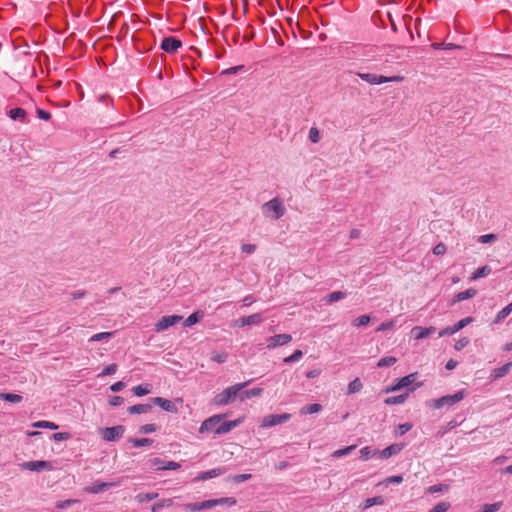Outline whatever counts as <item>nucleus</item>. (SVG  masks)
Instances as JSON below:
<instances>
[{"instance_id": "31", "label": "nucleus", "mask_w": 512, "mask_h": 512, "mask_svg": "<svg viewBox=\"0 0 512 512\" xmlns=\"http://www.w3.org/2000/svg\"><path fill=\"white\" fill-rule=\"evenodd\" d=\"M491 273V267L488 266V265H484L482 267H479L478 269H476L472 276H471V279L472 280H476V279H479V278H482V277H486L488 276L489 274Z\"/></svg>"}, {"instance_id": "5", "label": "nucleus", "mask_w": 512, "mask_h": 512, "mask_svg": "<svg viewBox=\"0 0 512 512\" xmlns=\"http://www.w3.org/2000/svg\"><path fill=\"white\" fill-rule=\"evenodd\" d=\"M356 75L362 79L363 81L371 84V85H378L388 82H398L402 80V77L400 76H392V77H386L383 75H377L373 73H361L358 72Z\"/></svg>"}, {"instance_id": "60", "label": "nucleus", "mask_w": 512, "mask_h": 512, "mask_svg": "<svg viewBox=\"0 0 512 512\" xmlns=\"http://www.w3.org/2000/svg\"><path fill=\"white\" fill-rule=\"evenodd\" d=\"M394 326H395V321H393V320H392V321H388V322H383V323H381V324L377 327L376 331H377V332H381V331L390 330V329H392Z\"/></svg>"}, {"instance_id": "51", "label": "nucleus", "mask_w": 512, "mask_h": 512, "mask_svg": "<svg viewBox=\"0 0 512 512\" xmlns=\"http://www.w3.org/2000/svg\"><path fill=\"white\" fill-rule=\"evenodd\" d=\"M451 507L449 502H440L437 505H435L432 509H430L428 512H446Z\"/></svg>"}, {"instance_id": "43", "label": "nucleus", "mask_w": 512, "mask_h": 512, "mask_svg": "<svg viewBox=\"0 0 512 512\" xmlns=\"http://www.w3.org/2000/svg\"><path fill=\"white\" fill-rule=\"evenodd\" d=\"M303 357L301 350H295L290 356L284 358V363L290 364L299 361Z\"/></svg>"}, {"instance_id": "53", "label": "nucleus", "mask_w": 512, "mask_h": 512, "mask_svg": "<svg viewBox=\"0 0 512 512\" xmlns=\"http://www.w3.org/2000/svg\"><path fill=\"white\" fill-rule=\"evenodd\" d=\"M181 467L180 463L174 461L164 462V465L159 466L158 470H177Z\"/></svg>"}, {"instance_id": "41", "label": "nucleus", "mask_w": 512, "mask_h": 512, "mask_svg": "<svg viewBox=\"0 0 512 512\" xmlns=\"http://www.w3.org/2000/svg\"><path fill=\"white\" fill-rule=\"evenodd\" d=\"M32 426L34 428H47V429H51V430L58 429L57 424H55L54 422L45 421V420L37 421V422L33 423Z\"/></svg>"}, {"instance_id": "21", "label": "nucleus", "mask_w": 512, "mask_h": 512, "mask_svg": "<svg viewBox=\"0 0 512 512\" xmlns=\"http://www.w3.org/2000/svg\"><path fill=\"white\" fill-rule=\"evenodd\" d=\"M476 294L477 290L474 288H469L465 291L459 292L455 294L452 300L450 301V306H453L458 302L473 298Z\"/></svg>"}, {"instance_id": "4", "label": "nucleus", "mask_w": 512, "mask_h": 512, "mask_svg": "<svg viewBox=\"0 0 512 512\" xmlns=\"http://www.w3.org/2000/svg\"><path fill=\"white\" fill-rule=\"evenodd\" d=\"M466 395H467L466 390L462 389V390L457 391L453 395H445L440 398L433 399L431 401L430 406L434 409H440L443 407H451V406L455 405L456 403L460 402L461 400H463Z\"/></svg>"}, {"instance_id": "23", "label": "nucleus", "mask_w": 512, "mask_h": 512, "mask_svg": "<svg viewBox=\"0 0 512 512\" xmlns=\"http://www.w3.org/2000/svg\"><path fill=\"white\" fill-rule=\"evenodd\" d=\"M402 449H403V445H401V444H397V443L391 444L388 447H386L385 449H383L379 453V455H380L381 459H388L391 456L398 454Z\"/></svg>"}, {"instance_id": "11", "label": "nucleus", "mask_w": 512, "mask_h": 512, "mask_svg": "<svg viewBox=\"0 0 512 512\" xmlns=\"http://www.w3.org/2000/svg\"><path fill=\"white\" fill-rule=\"evenodd\" d=\"M125 428L122 425L107 427L102 431V437L105 441L113 442L122 438Z\"/></svg>"}, {"instance_id": "1", "label": "nucleus", "mask_w": 512, "mask_h": 512, "mask_svg": "<svg viewBox=\"0 0 512 512\" xmlns=\"http://www.w3.org/2000/svg\"><path fill=\"white\" fill-rule=\"evenodd\" d=\"M251 380L243 382V383H237L235 385H232L230 387H227L222 392L215 395L213 398V404L217 406H225L231 403L234 398L240 393V391L245 388Z\"/></svg>"}, {"instance_id": "52", "label": "nucleus", "mask_w": 512, "mask_h": 512, "mask_svg": "<svg viewBox=\"0 0 512 512\" xmlns=\"http://www.w3.org/2000/svg\"><path fill=\"white\" fill-rule=\"evenodd\" d=\"M117 367L118 366L116 363L109 364L102 370V372L98 376L104 377V376L112 375L117 371Z\"/></svg>"}, {"instance_id": "47", "label": "nucleus", "mask_w": 512, "mask_h": 512, "mask_svg": "<svg viewBox=\"0 0 512 512\" xmlns=\"http://www.w3.org/2000/svg\"><path fill=\"white\" fill-rule=\"evenodd\" d=\"M228 354L226 352H213L211 354V360L216 363H224L227 361Z\"/></svg>"}, {"instance_id": "29", "label": "nucleus", "mask_w": 512, "mask_h": 512, "mask_svg": "<svg viewBox=\"0 0 512 512\" xmlns=\"http://www.w3.org/2000/svg\"><path fill=\"white\" fill-rule=\"evenodd\" d=\"M512 367V362H508L501 367H498L493 370L494 379L502 378L507 375Z\"/></svg>"}, {"instance_id": "58", "label": "nucleus", "mask_w": 512, "mask_h": 512, "mask_svg": "<svg viewBox=\"0 0 512 512\" xmlns=\"http://www.w3.org/2000/svg\"><path fill=\"white\" fill-rule=\"evenodd\" d=\"M70 437H71V434H70V433H68V432H57V433H54V434L52 435V438H53L56 442H61V441L68 440Z\"/></svg>"}, {"instance_id": "35", "label": "nucleus", "mask_w": 512, "mask_h": 512, "mask_svg": "<svg viewBox=\"0 0 512 512\" xmlns=\"http://www.w3.org/2000/svg\"><path fill=\"white\" fill-rule=\"evenodd\" d=\"M407 395H408V393L401 394V395H397V396L388 397V398H386V399L384 400V402H385V404H387V405H397V404H402V403H404V401L406 400Z\"/></svg>"}, {"instance_id": "61", "label": "nucleus", "mask_w": 512, "mask_h": 512, "mask_svg": "<svg viewBox=\"0 0 512 512\" xmlns=\"http://www.w3.org/2000/svg\"><path fill=\"white\" fill-rule=\"evenodd\" d=\"M468 344H469V338H467V337H463V338L459 339V340L456 342V344H455L454 348H455L457 351H460V350H462L463 348H465Z\"/></svg>"}, {"instance_id": "63", "label": "nucleus", "mask_w": 512, "mask_h": 512, "mask_svg": "<svg viewBox=\"0 0 512 512\" xmlns=\"http://www.w3.org/2000/svg\"><path fill=\"white\" fill-rule=\"evenodd\" d=\"M124 403V398L121 396H112L109 400V404L113 407L120 406Z\"/></svg>"}, {"instance_id": "14", "label": "nucleus", "mask_w": 512, "mask_h": 512, "mask_svg": "<svg viewBox=\"0 0 512 512\" xmlns=\"http://www.w3.org/2000/svg\"><path fill=\"white\" fill-rule=\"evenodd\" d=\"M224 415H214L203 421L200 426L199 432H214L216 434L217 426L220 425Z\"/></svg>"}, {"instance_id": "7", "label": "nucleus", "mask_w": 512, "mask_h": 512, "mask_svg": "<svg viewBox=\"0 0 512 512\" xmlns=\"http://www.w3.org/2000/svg\"><path fill=\"white\" fill-rule=\"evenodd\" d=\"M20 468L22 470H29L33 472H41L43 470L51 471L53 470V464L50 461L46 460H37V461H27L20 464Z\"/></svg>"}, {"instance_id": "36", "label": "nucleus", "mask_w": 512, "mask_h": 512, "mask_svg": "<svg viewBox=\"0 0 512 512\" xmlns=\"http://www.w3.org/2000/svg\"><path fill=\"white\" fill-rule=\"evenodd\" d=\"M356 449V445H350L342 449H338L332 453L333 458H341L349 455L353 450Z\"/></svg>"}, {"instance_id": "56", "label": "nucleus", "mask_w": 512, "mask_h": 512, "mask_svg": "<svg viewBox=\"0 0 512 512\" xmlns=\"http://www.w3.org/2000/svg\"><path fill=\"white\" fill-rule=\"evenodd\" d=\"M157 430V426L156 424H145L143 426L140 427L139 429V432L140 433H143V434H150V433H153Z\"/></svg>"}, {"instance_id": "16", "label": "nucleus", "mask_w": 512, "mask_h": 512, "mask_svg": "<svg viewBox=\"0 0 512 512\" xmlns=\"http://www.w3.org/2000/svg\"><path fill=\"white\" fill-rule=\"evenodd\" d=\"M263 321V316L261 313H255L249 316L241 317L237 320V325L239 327L249 326V325H258Z\"/></svg>"}, {"instance_id": "54", "label": "nucleus", "mask_w": 512, "mask_h": 512, "mask_svg": "<svg viewBox=\"0 0 512 512\" xmlns=\"http://www.w3.org/2000/svg\"><path fill=\"white\" fill-rule=\"evenodd\" d=\"M309 140L312 142V143H317L319 142L320 140V134H319V130L316 128V127H311L310 130H309Z\"/></svg>"}, {"instance_id": "30", "label": "nucleus", "mask_w": 512, "mask_h": 512, "mask_svg": "<svg viewBox=\"0 0 512 512\" xmlns=\"http://www.w3.org/2000/svg\"><path fill=\"white\" fill-rule=\"evenodd\" d=\"M158 496L159 494L157 492L139 493L135 496V500L138 503H145L158 498Z\"/></svg>"}, {"instance_id": "22", "label": "nucleus", "mask_w": 512, "mask_h": 512, "mask_svg": "<svg viewBox=\"0 0 512 512\" xmlns=\"http://www.w3.org/2000/svg\"><path fill=\"white\" fill-rule=\"evenodd\" d=\"M8 116L12 120L19 121V122H21L23 124H27L29 122L25 109L20 108V107L13 108V109L9 110Z\"/></svg>"}, {"instance_id": "48", "label": "nucleus", "mask_w": 512, "mask_h": 512, "mask_svg": "<svg viewBox=\"0 0 512 512\" xmlns=\"http://www.w3.org/2000/svg\"><path fill=\"white\" fill-rule=\"evenodd\" d=\"M431 47L435 50H451V49H456V48H459L458 45L456 44H453V43H433L431 45Z\"/></svg>"}, {"instance_id": "25", "label": "nucleus", "mask_w": 512, "mask_h": 512, "mask_svg": "<svg viewBox=\"0 0 512 512\" xmlns=\"http://www.w3.org/2000/svg\"><path fill=\"white\" fill-rule=\"evenodd\" d=\"M262 393H263L262 388L254 387V388L245 390L244 392L240 393L239 398H240V401H244L246 399L260 396Z\"/></svg>"}, {"instance_id": "57", "label": "nucleus", "mask_w": 512, "mask_h": 512, "mask_svg": "<svg viewBox=\"0 0 512 512\" xmlns=\"http://www.w3.org/2000/svg\"><path fill=\"white\" fill-rule=\"evenodd\" d=\"M413 425L411 423H403V424H400L398 425L397 427V431L396 433L398 435H404L405 433H407L408 431H410L412 429Z\"/></svg>"}, {"instance_id": "55", "label": "nucleus", "mask_w": 512, "mask_h": 512, "mask_svg": "<svg viewBox=\"0 0 512 512\" xmlns=\"http://www.w3.org/2000/svg\"><path fill=\"white\" fill-rule=\"evenodd\" d=\"M448 489V486L445 485V484H435V485H432L430 486L427 491L429 493H441V492H444Z\"/></svg>"}, {"instance_id": "39", "label": "nucleus", "mask_w": 512, "mask_h": 512, "mask_svg": "<svg viewBox=\"0 0 512 512\" xmlns=\"http://www.w3.org/2000/svg\"><path fill=\"white\" fill-rule=\"evenodd\" d=\"M397 362V358L394 356H386L381 358L378 363L377 367L384 368V367H390L394 365Z\"/></svg>"}, {"instance_id": "50", "label": "nucleus", "mask_w": 512, "mask_h": 512, "mask_svg": "<svg viewBox=\"0 0 512 512\" xmlns=\"http://www.w3.org/2000/svg\"><path fill=\"white\" fill-rule=\"evenodd\" d=\"M133 393L136 396H144L150 393L149 385H138L133 388Z\"/></svg>"}, {"instance_id": "10", "label": "nucleus", "mask_w": 512, "mask_h": 512, "mask_svg": "<svg viewBox=\"0 0 512 512\" xmlns=\"http://www.w3.org/2000/svg\"><path fill=\"white\" fill-rule=\"evenodd\" d=\"M121 480L116 482H102V481H95L92 483V485L85 487L84 491L90 494H98L105 492L109 490L112 487L120 485Z\"/></svg>"}, {"instance_id": "27", "label": "nucleus", "mask_w": 512, "mask_h": 512, "mask_svg": "<svg viewBox=\"0 0 512 512\" xmlns=\"http://www.w3.org/2000/svg\"><path fill=\"white\" fill-rule=\"evenodd\" d=\"M512 312V302L500 310L493 320V324L501 323Z\"/></svg>"}, {"instance_id": "9", "label": "nucleus", "mask_w": 512, "mask_h": 512, "mask_svg": "<svg viewBox=\"0 0 512 512\" xmlns=\"http://www.w3.org/2000/svg\"><path fill=\"white\" fill-rule=\"evenodd\" d=\"M473 321H474L473 317H471V316L465 317V318L459 320L453 326H448V327L442 329L441 331H439L438 337L441 338L444 336L455 334L456 332L460 331L467 325L471 324Z\"/></svg>"}, {"instance_id": "38", "label": "nucleus", "mask_w": 512, "mask_h": 512, "mask_svg": "<svg viewBox=\"0 0 512 512\" xmlns=\"http://www.w3.org/2000/svg\"><path fill=\"white\" fill-rule=\"evenodd\" d=\"M379 451L376 450V449H371L369 446H366V447H363L361 450H360V458L362 460H368L369 458L375 456L376 454H378Z\"/></svg>"}, {"instance_id": "8", "label": "nucleus", "mask_w": 512, "mask_h": 512, "mask_svg": "<svg viewBox=\"0 0 512 512\" xmlns=\"http://www.w3.org/2000/svg\"><path fill=\"white\" fill-rule=\"evenodd\" d=\"M291 419V414L283 413V414H270L263 418L261 427L270 428L279 424L286 423Z\"/></svg>"}, {"instance_id": "59", "label": "nucleus", "mask_w": 512, "mask_h": 512, "mask_svg": "<svg viewBox=\"0 0 512 512\" xmlns=\"http://www.w3.org/2000/svg\"><path fill=\"white\" fill-rule=\"evenodd\" d=\"M252 478V475L251 474H237V475H234L231 477V480L234 482V483H242L246 480H249Z\"/></svg>"}, {"instance_id": "49", "label": "nucleus", "mask_w": 512, "mask_h": 512, "mask_svg": "<svg viewBox=\"0 0 512 512\" xmlns=\"http://www.w3.org/2000/svg\"><path fill=\"white\" fill-rule=\"evenodd\" d=\"M371 318L369 315H362L353 320V325L356 327H362L369 324Z\"/></svg>"}, {"instance_id": "26", "label": "nucleus", "mask_w": 512, "mask_h": 512, "mask_svg": "<svg viewBox=\"0 0 512 512\" xmlns=\"http://www.w3.org/2000/svg\"><path fill=\"white\" fill-rule=\"evenodd\" d=\"M385 503L384 498L382 496H375L371 498H367L362 503V509L366 510L374 505H383Z\"/></svg>"}, {"instance_id": "28", "label": "nucleus", "mask_w": 512, "mask_h": 512, "mask_svg": "<svg viewBox=\"0 0 512 512\" xmlns=\"http://www.w3.org/2000/svg\"><path fill=\"white\" fill-rule=\"evenodd\" d=\"M203 316H204V313L202 311H196V312L192 313L185 319L184 326L185 327L193 326L194 324L198 323L203 318Z\"/></svg>"}, {"instance_id": "2", "label": "nucleus", "mask_w": 512, "mask_h": 512, "mask_svg": "<svg viewBox=\"0 0 512 512\" xmlns=\"http://www.w3.org/2000/svg\"><path fill=\"white\" fill-rule=\"evenodd\" d=\"M236 504V499L233 497H223L218 499H210L202 502L189 503L186 505V509L190 511H202L212 509L218 505L233 506Z\"/></svg>"}, {"instance_id": "64", "label": "nucleus", "mask_w": 512, "mask_h": 512, "mask_svg": "<svg viewBox=\"0 0 512 512\" xmlns=\"http://www.w3.org/2000/svg\"><path fill=\"white\" fill-rule=\"evenodd\" d=\"M241 250L243 253L252 254L255 252L256 246L254 244H243Z\"/></svg>"}, {"instance_id": "24", "label": "nucleus", "mask_w": 512, "mask_h": 512, "mask_svg": "<svg viewBox=\"0 0 512 512\" xmlns=\"http://www.w3.org/2000/svg\"><path fill=\"white\" fill-rule=\"evenodd\" d=\"M151 409H152V405L149 403L136 404V405L130 406L128 408V413L129 414H146V413L150 412Z\"/></svg>"}, {"instance_id": "13", "label": "nucleus", "mask_w": 512, "mask_h": 512, "mask_svg": "<svg viewBox=\"0 0 512 512\" xmlns=\"http://www.w3.org/2000/svg\"><path fill=\"white\" fill-rule=\"evenodd\" d=\"M182 320V316L179 315H167L163 316L156 324L155 330L157 332L164 331L169 327L179 323Z\"/></svg>"}, {"instance_id": "20", "label": "nucleus", "mask_w": 512, "mask_h": 512, "mask_svg": "<svg viewBox=\"0 0 512 512\" xmlns=\"http://www.w3.org/2000/svg\"><path fill=\"white\" fill-rule=\"evenodd\" d=\"M224 467L214 468L208 471L200 472L196 477L195 481H205L214 477H218L225 472Z\"/></svg>"}, {"instance_id": "32", "label": "nucleus", "mask_w": 512, "mask_h": 512, "mask_svg": "<svg viewBox=\"0 0 512 512\" xmlns=\"http://www.w3.org/2000/svg\"><path fill=\"white\" fill-rule=\"evenodd\" d=\"M346 297V293L345 292H342V291H334V292H331L329 293L326 297H325V301L326 303H334V302H337V301H340L342 299H344Z\"/></svg>"}, {"instance_id": "45", "label": "nucleus", "mask_w": 512, "mask_h": 512, "mask_svg": "<svg viewBox=\"0 0 512 512\" xmlns=\"http://www.w3.org/2000/svg\"><path fill=\"white\" fill-rule=\"evenodd\" d=\"M503 502H495L491 504H484L481 512H497L502 507Z\"/></svg>"}, {"instance_id": "34", "label": "nucleus", "mask_w": 512, "mask_h": 512, "mask_svg": "<svg viewBox=\"0 0 512 512\" xmlns=\"http://www.w3.org/2000/svg\"><path fill=\"white\" fill-rule=\"evenodd\" d=\"M0 399L1 400H4L6 402H10V403H20L22 401V396L19 395V394H14V393H1L0 394Z\"/></svg>"}, {"instance_id": "17", "label": "nucleus", "mask_w": 512, "mask_h": 512, "mask_svg": "<svg viewBox=\"0 0 512 512\" xmlns=\"http://www.w3.org/2000/svg\"><path fill=\"white\" fill-rule=\"evenodd\" d=\"M151 402L154 405L161 407L163 410H165L167 412L177 413V411H178L176 405L168 399H165L162 397H154V398H151Z\"/></svg>"}, {"instance_id": "40", "label": "nucleus", "mask_w": 512, "mask_h": 512, "mask_svg": "<svg viewBox=\"0 0 512 512\" xmlns=\"http://www.w3.org/2000/svg\"><path fill=\"white\" fill-rule=\"evenodd\" d=\"M362 387H363L362 382L360 381L359 378H356L348 384L347 392H348V394H354V393L359 392L362 389Z\"/></svg>"}, {"instance_id": "33", "label": "nucleus", "mask_w": 512, "mask_h": 512, "mask_svg": "<svg viewBox=\"0 0 512 512\" xmlns=\"http://www.w3.org/2000/svg\"><path fill=\"white\" fill-rule=\"evenodd\" d=\"M172 504H173L172 499H163V500L155 503L151 507V512H160L164 508H169L170 506H172Z\"/></svg>"}, {"instance_id": "42", "label": "nucleus", "mask_w": 512, "mask_h": 512, "mask_svg": "<svg viewBox=\"0 0 512 512\" xmlns=\"http://www.w3.org/2000/svg\"><path fill=\"white\" fill-rule=\"evenodd\" d=\"M113 334H114V332H101V333H97V334H94L93 336H91L89 341L90 342H99V341H102V340H108V339H110L113 336Z\"/></svg>"}, {"instance_id": "46", "label": "nucleus", "mask_w": 512, "mask_h": 512, "mask_svg": "<svg viewBox=\"0 0 512 512\" xmlns=\"http://www.w3.org/2000/svg\"><path fill=\"white\" fill-rule=\"evenodd\" d=\"M130 442L133 444L134 447H143L150 446L153 441L149 438H134L130 439Z\"/></svg>"}, {"instance_id": "15", "label": "nucleus", "mask_w": 512, "mask_h": 512, "mask_svg": "<svg viewBox=\"0 0 512 512\" xmlns=\"http://www.w3.org/2000/svg\"><path fill=\"white\" fill-rule=\"evenodd\" d=\"M292 336L290 334H277L267 339V348L274 349L278 346H283L291 342Z\"/></svg>"}, {"instance_id": "37", "label": "nucleus", "mask_w": 512, "mask_h": 512, "mask_svg": "<svg viewBox=\"0 0 512 512\" xmlns=\"http://www.w3.org/2000/svg\"><path fill=\"white\" fill-rule=\"evenodd\" d=\"M322 411V405L318 403L308 404L302 408V414H314Z\"/></svg>"}, {"instance_id": "12", "label": "nucleus", "mask_w": 512, "mask_h": 512, "mask_svg": "<svg viewBox=\"0 0 512 512\" xmlns=\"http://www.w3.org/2000/svg\"><path fill=\"white\" fill-rule=\"evenodd\" d=\"M182 46V42L181 40H179L178 38L174 37V36H168V37H164L162 39V42H161V45H160V48L169 53V54H173V53H176L177 50Z\"/></svg>"}, {"instance_id": "19", "label": "nucleus", "mask_w": 512, "mask_h": 512, "mask_svg": "<svg viewBox=\"0 0 512 512\" xmlns=\"http://www.w3.org/2000/svg\"><path fill=\"white\" fill-rule=\"evenodd\" d=\"M434 331H435V327H433V326L426 327V328L421 327V326H415L411 330V334L415 340H421V339H424V338L430 336Z\"/></svg>"}, {"instance_id": "18", "label": "nucleus", "mask_w": 512, "mask_h": 512, "mask_svg": "<svg viewBox=\"0 0 512 512\" xmlns=\"http://www.w3.org/2000/svg\"><path fill=\"white\" fill-rule=\"evenodd\" d=\"M242 421H243V418H238V419H235L232 421H225L222 423L220 422V425L217 426L216 434L217 435L226 434V433L230 432L232 429L239 426L242 423Z\"/></svg>"}, {"instance_id": "44", "label": "nucleus", "mask_w": 512, "mask_h": 512, "mask_svg": "<svg viewBox=\"0 0 512 512\" xmlns=\"http://www.w3.org/2000/svg\"><path fill=\"white\" fill-rule=\"evenodd\" d=\"M78 502L79 501L76 500V499H67V500H64V501H58L55 504V508L58 509V510L68 509L73 504L78 503Z\"/></svg>"}, {"instance_id": "6", "label": "nucleus", "mask_w": 512, "mask_h": 512, "mask_svg": "<svg viewBox=\"0 0 512 512\" xmlns=\"http://www.w3.org/2000/svg\"><path fill=\"white\" fill-rule=\"evenodd\" d=\"M417 379V374L412 373L407 376H404L400 378L397 383H395L392 387H390L387 391H398L403 388H408V392L414 391L417 387L420 386V384H416L415 386H412Z\"/></svg>"}, {"instance_id": "3", "label": "nucleus", "mask_w": 512, "mask_h": 512, "mask_svg": "<svg viewBox=\"0 0 512 512\" xmlns=\"http://www.w3.org/2000/svg\"><path fill=\"white\" fill-rule=\"evenodd\" d=\"M262 212L266 217L277 220L285 214V207L282 200L273 198L262 205Z\"/></svg>"}, {"instance_id": "62", "label": "nucleus", "mask_w": 512, "mask_h": 512, "mask_svg": "<svg viewBox=\"0 0 512 512\" xmlns=\"http://www.w3.org/2000/svg\"><path fill=\"white\" fill-rule=\"evenodd\" d=\"M36 113H37V116L38 118H40L41 120H45V121H48L51 119V114L50 112L46 111V110H43V109H40L38 108L36 110Z\"/></svg>"}]
</instances>
